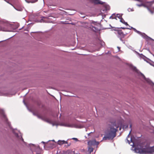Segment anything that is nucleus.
Instances as JSON below:
<instances>
[{
  "instance_id": "obj_15",
  "label": "nucleus",
  "mask_w": 154,
  "mask_h": 154,
  "mask_svg": "<svg viewBox=\"0 0 154 154\" xmlns=\"http://www.w3.org/2000/svg\"><path fill=\"white\" fill-rule=\"evenodd\" d=\"M2 115H3V117L5 118H6V116H5V115L4 114V113H3V112H2ZM6 119V120H7V119Z\"/></svg>"
},
{
  "instance_id": "obj_22",
  "label": "nucleus",
  "mask_w": 154,
  "mask_h": 154,
  "mask_svg": "<svg viewBox=\"0 0 154 154\" xmlns=\"http://www.w3.org/2000/svg\"><path fill=\"white\" fill-rule=\"evenodd\" d=\"M38 117L39 118H41V117L39 116H38Z\"/></svg>"
},
{
  "instance_id": "obj_2",
  "label": "nucleus",
  "mask_w": 154,
  "mask_h": 154,
  "mask_svg": "<svg viewBox=\"0 0 154 154\" xmlns=\"http://www.w3.org/2000/svg\"><path fill=\"white\" fill-rule=\"evenodd\" d=\"M135 151L137 153H146L154 152V146L150 147L148 144H146L143 146L142 149L136 148L135 149Z\"/></svg>"
},
{
  "instance_id": "obj_26",
  "label": "nucleus",
  "mask_w": 154,
  "mask_h": 154,
  "mask_svg": "<svg viewBox=\"0 0 154 154\" xmlns=\"http://www.w3.org/2000/svg\"><path fill=\"white\" fill-rule=\"evenodd\" d=\"M121 128H119V130H121Z\"/></svg>"
},
{
  "instance_id": "obj_4",
  "label": "nucleus",
  "mask_w": 154,
  "mask_h": 154,
  "mask_svg": "<svg viewBox=\"0 0 154 154\" xmlns=\"http://www.w3.org/2000/svg\"><path fill=\"white\" fill-rule=\"evenodd\" d=\"M33 154H40L41 149L39 146H33L32 148Z\"/></svg>"
},
{
  "instance_id": "obj_17",
  "label": "nucleus",
  "mask_w": 154,
  "mask_h": 154,
  "mask_svg": "<svg viewBox=\"0 0 154 154\" xmlns=\"http://www.w3.org/2000/svg\"><path fill=\"white\" fill-rule=\"evenodd\" d=\"M19 138L21 139L22 141H23V139L21 136H20V137H19Z\"/></svg>"
},
{
  "instance_id": "obj_20",
  "label": "nucleus",
  "mask_w": 154,
  "mask_h": 154,
  "mask_svg": "<svg viewBox=\"0 0 154 154\" xmlns=\"http://www.w3.org/2000/svg\"><path fill=\"white\" fill-rule=\"evenodd\" d=\"M72 139L75 140L77 141L78 140V139L76 138H73Z\"/></svg>"
},
{
  "instance_id": "obj_28",
  "label": "nucleus",
  "mask_w": 154,
  "mask_h": 154,
  "mask_svg": "<svg viewBox=\"0 0 154 154\" xmlns=\"http://www.w3.org/2000/svg\"><path fill=\"white\" fill-rule=\"evenodd\" d=\"M17 136H18V134H17Z\"/></svg>"
},
{
  "instance_id": "obj_24",
  "label": "nucleus",
  "mask_w": 154,
  "mask_h": 154,
  "mask_svg": "<svg viewBox=\"0 0 154 154\" xmlns=\"http://www.w3.org/2000/svg\"><path fill=\"white\" fill-rule=\"evenodd\" d=\"M130 127H131V125H130Z\"/></svg>"
},
{
  "instance_id": "obj_12",
  "label": "nucleus",
  "mask_w": 154,
  "mask_h": 154,
  "mask_svg": "<svg viewBox=\"0 0 154 154\" xmlns=\"http://www.w3.org/2000/svg\"><path fill=\"white\" fill-rule=\"evenodd\" d=\"M115 15H112L110 17V18H111L112 19H114L115 18Z\"/></svg>"
},
{
  "instance_id": "obj_25",
  "label": "nucleus",
  "mask_w": 154,
  "mask_h": 154,
  "mask_svg": "<svg viewBox=\"0 0 154 154\" xmlns=\"http://www.w3.org/2000/svg\"><path fill=\"white\" fill-rule=\"evenodd\" d=\"M131 132V131H130V132H129V135L130 134V133Z\"/></svg>"
},
{
  "instance_id": "obj_5",
  "label": "nucleus",
  "mask_w": 154,
  "mask_h": 154,
  "mask_svg": "<svg viewBox=\"0 0 154 154\" xmlns=\"http://www.w3.org/2000/svg\"><path fill=\"white\" fill-rule=\"evenodd\" d=\"M92 2L95 4H103V2L101 1L100 0H91Z\"/></svg>"
},
{
  "instance_id": "obj_18",
  "label": "nucleus",
  "mask_w": 154,
  "mask_h": 154,
  "mask_svg": "<svg viewBox=\"0 0 154 154\" xmlns=\"http://www.w3.org/2000/svg\"><path fill=\"white\" fill-rule=\"evenodd\" d=\"M138 6H139V7H140L141 6H143V4H141L140 5H137Z\"/></svg>"
},
{
  "instance_id": "obj_11",
  "label": "nucleus",
  "mask_w": 154,
  "mask_h": 154,
  "mask_svg": "<svg viewBox=\"0 0 154 154\" xmlns=\"http://www.w3.org/2000/svg\"><path fill=\"white\" fill-rule=\"evenodd\" d=\"M51 144V145L50 146H48V147H51V148H52L53 147H54V145L53 144H51L50 142H48V143H47V145H48L49 144Z\"/></svg>"
},
{
  "instance_id": "obj_14",
  "label": "nucleus",
  "mask_w": 154,
  "mask_h": 154,
  "mask_svg": "<svg viewBox=\"0 0 154 154\" xmlns=\"http://www.w3.org/2000/svg\"><path fill=\"white\" fill-rule=\"evenodd\" d=\"M123 23L125 24L126 26H129L127 22H126L124 21V22H123Z\"/></svg>"
},
{
  "instance_id": "obj_21",
  "label": "nucleus",
  "mask_w": 154,
  "mask_h": 154,
  "mask_svg": "<svg viewBox=\"0 0 154 154\" xmlns=\"http://www.w3.org/2000/svg\"><path fill=\"white\" fill-rule=\"evenodd\" d=\"M91 133H92V132H91V133H90L88 134V136H89V134H90Z\"/></svg>"
},
{
  "instance_id": "obj_16",
  "label": "nucleus",
  "mask_w": 154,
  "mask_h": 154,
  "mask_svg": "<svg viewBox=\"0 0 154 154\" xmlns=\"http://www.w3.org/2000/svg\"><path fill=\"white\" fill-rule=\"evenodd\" d=\"M37 1V0H34L33 1H31V2L32 3H34V2H36Z\"/></svg>"
},
{
  "instance_id": "obj_3",
  "label": "nucleus",
  "mask_w": 154,
  "mask_h": 154,
  "mask_svg": "<svg viewBox=\"0 0 154 154\" xmlns=\"http://www.w3.org/2000/svg\"><path fill=\"white\" fill-rule=\"evenodd\" d=\"M117 33L118 34V37L120 40L122 41V39L124 38L126 36V33L121 29H118L116 31Z\"/></svg>"
},
{
  "instance_id": "obj_19",
  "label": "nucleus",
  "mask_w": 154,
  "mask_h": 154,
  "mask_svg": "<svg viewBox=\"0 0 154 154\" xmlns=\"http://www.w3.org/2000/svg\"><path fill=\"white\" fill-rule=\"evenodd\" d=\"M122 28L123 30H125V29H129V28Z\"/></svg>"
},
{
  "instance_id": "obj_7",
  "label": "nucleus",
  "mask_w": 154,
  "mask_h": 154,
  "mask_svg": "<svg viewBox=\"0 0 154 154\" xmlns=\"http://www.w3.org/2000/svg\"><path fill=\"white\" fill-rule=\"evenodd\" d=\"M93 148L92 147H91V146H89L88 147V152H89L90 153H91L92 152H93Z\"/></svg>"
},
{
  "instance_id": "obj_27",
  "label": "nucleus",
  "mask_w": 154,
  "mask_h": 154,
  "mask_svg": "<svg viewBox=\"0 0 154 154\" xmlns=\"http://www.w3.org/2000/svg\"><path fill=\"white\" fill-rule=\"evenodd\" d=\"M129 26V28H130V26H129H129Z\"/></svg>"
},
{
  "instance_id": "obj_13",
  "label": "nucleus",
  "mask_w": 154,
  "mask_h": 154,
  "mask_svg": "<svg viewBox=\"0 0 154 154\" xmlns=\"http://www.w3.org/2000/svg\"><path fill=\"white\" fill-rule=\"evenodd\" d=\"M92 142H93V141H91V140H90V141H89L88 142V144L89 145V144H92Z\"/></svg>"
},
{
  "instance_id": "obj_6",
  "label": "nucleus",
  "mask_w": 154,
  "mask_h": 154,
  "mask_svg": "<svg viewBox=\"0 0 154 154\" xmlns=\"http://www.w3.org/2000/svg\"><path fill=\"white\" fill-rule=\"evenodd\" d=\"M67 142L64 140H59L58 142V144L59 145H61L63 144L67 143Z\"/></svg>"
},
{
  "instance_id": "obj_10",
  "label": "nucleus",
  "mask_w": 154,
  "mask_h": 154,
  "mask_svg": "<svg viewBox=\"0 0 154 154\" xmlns=\"http://www.w3.org/2000/svg\"><path fill=\"white\" fill-rule=\"evenodd\" d=\"M128 29H125V30H122L123 31H124L125 33H126V35L129 33L130 32L128 30Z\"/></svg>"
},
{
  "instance_id": "obj_8",
  "label": "nucleus",
  "mask_w": 154,
  "mask_h": 154,
  "mask_svg": "<svg viewBox=\"0 0 154 154\" xmlns=\"http://www.w3.org/2000/svg\"><path fill=\"white\" fill-rule=\"evenodd\" d=\"M130 26V28H129V29H133L135 32H136L138 33H141L140 32V31H138L137 30L135 29L132 27H131V26Z\"/></svg>"
},
{
  "instance_id": "obj_23",
  "label": "nucleus",
  "mask_w": 154,
  "mask_h": 154,
  "mask_svg": "<svg viewBox=\"0 0 154 154\" xmlns=\"http://www.w3.org/2000/svg\"><path fill=\"white\" fill-rule=\"evenodd\" d=\"M42 143H44V144H45V142H43H43H42Z\"/></svg>"
},
{
  "instance_id": "obj_9",
  "label": "nucleus",
  "mask_w": 154,
  "mask_h": 154,
  "mask_svg": "<svg viewBox=\"0 0 154 154\" xmlns=\"http://www.w3.org/2000/svg\"><path fill=\"white\" fill-rule=\"evenodd\" d=\"M0 31H7L6 29L5 28L2 27L1 26H0Z\"/></svg>"
},
{
  "instance_id": "obj_1",
  "label": "nucleus",
  "mask_w": 154,
  "mask_h": 154,
  "mask_svg": "<svg viewBox=\"0 0 154 154\" xmlns=\"http://www.w3.org/2000/svg\"><path fill=\"white\" fill-rule=\"evenodd\" d=\"M119 126V124L116 122L113 123L112 126L110 129V130L106 134L103 138V140H106L107 139H112L116 136V133L117 129Z\"/></svg>"
}]
</instances>
